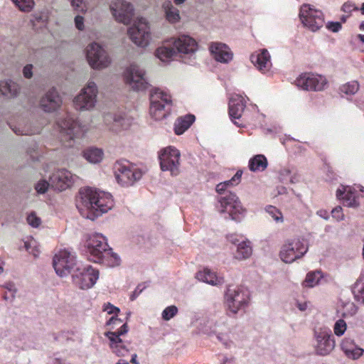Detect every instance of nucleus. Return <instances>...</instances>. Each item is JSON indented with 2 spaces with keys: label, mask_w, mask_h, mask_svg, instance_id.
<instances>
[{
  "label": "nucleus",
  "mask_w": 364,
  "mask_h": 364,
  "mask_svg": "<svg viewBox=\"0 0 364 364\" xmlns=\"http://www.w3.org/2000/svg\"><path fill=\"white\" fill-rule=\"evenodd\" d=\"M113 205L110 193L90 187L81 188L76 199V207L80 215L91 220L107 213Z\"/></svg>",
  "instance_id": "obj_1"
},
{
  "label": "nucleus",
  "mask_w": 364,
  "mask_h": 364,
  "mask_svg": "<svg viewBox=\"0 0 364 364\" xmlns=\"http://www.w3.org/2000/svg\"><path fill=\"white\" fill-rule=\"evenodd\" d=\"M83 248L89 260L93 262L108 267H115L120 263L119 256L112 252L107 238L101 233L93 232L85 235Z\"/></svg>",
  "instance_id": "obj_2"
},
{
  "label": "nucleus",
  "mask_w": 364,
  "mask_h": 364,
  "mask_svg": "<svg viewBox=\"0 0 364 364\" xmlns=\"http://www.w3.org/2000/svg\"><path fill=\"white\" fill-rule=\"evenodd\" d=\"M229 186H231L229 181L220 183L216 186L217 193L221 195L218 198L217 209L219 213L227 214L228 216L225 218L240 223L245 218L247 210L243 208L235 193L225 192Z\"/></svg>",
  "instance_id": "obj_3"
},
{
  "label": "nucleus",
  "mask_w": 364,
  "mask_h": 364,
  "mask_svg": "<svg viewBox=\"0 0 364 364\" xmlns=\"http://www.w3.org/2000/svg\"><path fill=\"white\" fill-rule=\"evenodd\" d=\"M171 105V97L168 93L159 88L151 90L149 112L152 118L155 120L165 118L169 113Z\"/></svg>",
  "instance_id": "obj_4"
},
{
  "label": "nucleus",
  "mask_w": 364,
  "mask_h": 364,
  "mask_svg": "<svg viewBox=\"0 0 364 364\" xmlns=\"http://www.w3.org/2000/svg\"><path fill=\"white\" fill-rule=\"evenodd\" d=\"M249 301V292L242 287L229 285L224 294L227 309L232 314L245 308Z\"/></svg>",
  "instance_id": "obj_5"
},
{
  "label": "nucleus",
  "mask_w": 364,
  "mask_h": 364,
  "mask_svg": "<svg viewBox=\"0 0 364 364\" xmlns=\"http://www.w3.org/2000/svg\"><path fill=\"white\" fill-rule=\"evenodd\" d=\"M308 251V245L301 237L287 240L282 246L279 252L281 259L285 263H291L302 257Z\"/></svg>",
  "instance_id": "obj_6"
},
{
  "label": "nucleus",
  "mask_w": 364,
  "mask_h": 364,
  "mask_svg": "<svg viewBox=\"0 0 364 364\" xmlns=\"http://www.w3.org/2000/svg\"><path fill=\"white\" fill-rule=\"evenodd\" d=\"M78 264L80 262H77L75 252L68 249L59 250L55 255L53 261L55 271L60 277L73 274Z\"/></svg>",
  "instance_id": "obj_7"
},
{
  "label": "nucleus",
  "mask_w": 364,
  "mask_h": 364,
  "mask_svg": "<svg viewBox=\"0 0 364 364\" xmlns=\"http://www.w3.org/2000/svg\"><path fill=\"white\" fill-rule=\"evenodd\" d=\"M99 278V272L89 264H78L72 274L73 284L81 289L94 286Z\"/></svg>",
  "instance_id": "obj_8"
},
{
  "label": "nucleus",
  "mask_w": 364,
  "mask_h": 364,
  "mask_svg": "<svg viewBox=\"0 0 364 364\" xmlns=\"http://www.w3.org/2000/svg\"><path fill=\"white\" fill-rule=\"evenodd\" d=\"M98 89L93 81H88L80 92L74 98L73 105L76 109L89 111L92 109L97 103Z\"/></svg>",
  "instance_id": "obj_9"
},
{
  "label": "nucleus",
  "mask_w": 364,
  "mask_h": 364,
  "mask_svg": "<svg viewBox=\"0 0 364 364\" xmlns=\"http://www.w3.org/2000/svg\"><path fill=\"white\" fill-rule=\"evenodd\" d=\"M114 171L116 180L122 186L133 185L142 176V172L127 161L116 162L114 166Z\"/></svg>",
  "instance_id": "obj_10"
},
{
  "label": "nucleus",
  "mask_w": 364,
  "mask_h": 364,
  "mask_svg": "<svg viewBox=\"0 0 364 364\" xmlns=\"http://www.w3.org/2000/svg\"><path fill=\"white\" fill-rule=\"evenodd\" d=\"M313 347L317 355H329L335 348V341L331 331L327 328L314 330Z\"/></svg>",
  "instance_id": "obj_11"
},
{
  "label": "nucleus",
  "mask_w": 364,
  "mask_h": 364,
  "mask_svg": "<svg viewBox=\"0 0 364 364\" xmlns=\"http://www.w3.org/2000/svg\"><path fill=\"white\" fill-rule=\"evenodd\" d=\"M299 18L304 26L314 32L319 30L324 24L323 12L308 4H304L301 6Z\"/></svg>",
  "instance_id": "obj_12"
},
{
  "label": "nucleus",
  "mask_w": 364,
  "mask_h": 364,
  "mask_svg": "<svg viewBox=\"0 0 364 364\" xmlns=\"http://www.w3.org/2000/svg\"><path fill=\"white\" fill-rule=\"evenodd\" d=\"M57 124L61 136L65 141L80 137L85 132V127L71 114H67L65 117L58 119Z\"/></svg>",
  "instance_id": "obj_13"
},
{
  "label": "nucleus",
  "mask_w": 364,
  "mask_h": 364,
  "mask_svg": "<svg viewBox=\"0 0 364 364\" xmlns=\"http://www.w3.org/2000/svg\"><path fill=\"white\" fill-rule=\"evenodd\" d=\"M133 118L124 112L106 113L103 115V123L106 129L114 134H119L130 128Z\"/></svg>",
  "instance_id": "obj_14"
},
{
  "label": "nucleus",
  "mask_w": 364,
  "mask_h": 364,
  "mask_svg": "<svg viewBox=\"0 0 364 364\" xmlns=\"http://www.w3.org/2000/svg\"><path fill=\"white\" fill-rule=\"evenodd\" d=\"M127 33L131 41L137 46L145 48L149 44L150 28L147 21L144 18H139L129 27Z\"/></svg>",
  "instance_id": "obj_15"
},
{
  "label": "nucleus",
  "mask_w": 364,
  "mask_h": 364,
  "mask_svg": "<svg viewBox=\"0 0 364 364\" xmlns=\"http://www.w3.org/2000/svg\"><path fill=\"white\" fill-rule=\"evenodd\" d=\"M180 151L173 146L164 149L159 154L160 166L163 171H169L176 176L180 173Z\"/></svg>",
  "instance_id": "obj_16"
},
{
  "label": "nucleus",
  "mask_w": 364,
  "mask_h": 364,
  "mask_svg": "<svg viewBox=\"0 0 364 364\" xmlns=\"http://www.w3.org/2000/svg\"><path fill=\"white\" fill-rule=\"evenodd\" d=\"M170 46H173L180 56L186 60L195 58L198 50V43L194 38L188 35H179L169 40Z\"/></svg>",
  "instance_id": "obj_17"
},
{
  "label": "nucleus",
  "mask_w": 364,
  "mask_h": 364,
  "mask_svg": "<svg viewBox=\"0 0 364 364\" xmlns=\"http://www.w3.org/2000/svg\"><path fill=\"white\" fill-rule=\"evenodd\" d=\"M124 78L126 83L134 90L143 91L149 86L145 71L136 64H132L127 68Z\"/></svg>",
  "instance_id": "obj_18"
},
{
  "label": "nucleus",
  "mask_w": 364,
  "mask_h": 364,
  "mask_svg": "<svg viewBox=\"0 0 364 364\" xmlns=\"http://www.w3.org/2000/svg\"><path fill=\"white\" fill-rule=\"evenodd\" d=\"M87 59L94 69H103L110 64L111 60L104 48L97 43H90L87 48Z\"/></svg>",
  "instance_id": "obj_19"
},
{
  "label": "nucleus",
  "mask_w": 364,
  "mask_h": 364,
  "mask_svg": "<svg viewBox=\"0 0 364 364\" xmlns=\"http://www.w3.org/2000/svg\"><path fill=\"white\" fill-rule=\"evenodd\" d=\"M109 9L114 19L124 25H128L134 16L133 6L124 0H112Z\"/></svg>",
  "instance_id": "obj_20"
},
{
  "label": "nucleus",
  "mask_w": 364,
  "mask_h": 364,
  "mask_svg": "<svg viewBox=\"0 0 364 364\" xmlns=\"http://www.w3.org/2000/svg\"><path fill=\"white\" fill-rule=\"evenodd\" d=\"M327 85V80L324 76L304 73L296 80V85L304 90L321 91Z\"/></svg>",
  "instance_id": "obj_21"
},
{
  "label": "nucleus",
  "mask_w": 364,
  "mask_h": 364,
  "mask_svg": "<svg viewBox=\"0 0 364 364\" xmlns=\"http://www.w3.org/2000/svg\"><path fill=\"white\" fill-rule=\"evenodd\" d=\"M77 176L65 168L55 171L50 177V186L55 190L63 191L71 187Z\"/></svg>",
  "instance_id": "obj_22"
},
{
  "label": "nucleus",
  "mask_w": 364,
  "mask_h": 364,
  "mask_svg": "<svg viewBox=\"0 0 364 364\" xmlns=\"http://www.w3.org/2000/svg\"><path fill=\"white\" fill-rule=\"evenodd\" d=\"M128 330V326L127 323H124L117 331H107L105 333V336L109 341V347L119 356L124 355L128 351L120 338L121 336L126 334Z\"/></svg>",
  "instance_id": "obj_23"
},
{
  "label": "nucleus",
  "mask_w": 364,
  "mask_h": 364,
  "mask_svg": "<svg viewBox=\"0 0 364 364\" xmlns=\"http://www.w3.org/2000/svg\"><path fill=\"white\" fill-rule=\"evenodd\" d=\"M62 105V99L54 87L49 89L41 98L39 102L40 107L48 113L57 111Z\"/></svg>",
  "instance_id": "obj_24"
},
{
  "label": "nucleus",
  "mask_w": 364,
  "mask_h": 364,
  "mask_svg": "<svg viewBox=\"0 0 364 364\" xmlns=\"http://www.w3.org/2000/svg\"><path fill=\"white\" fill-rule=\"evenodd\" d=\"M209 50L213 57L218 62L228 63L232 59L233 53L230 48L224 43L219 42L212 43L209 46Z\"/></svg>",
  "instance_id": "obj_25"
},
{
  "label": "nucleus",
  "mask_w": 364,
  "mask_h": 364,
  "mask_svg": "<svg viewBox=\"0 0 364 364\" xmlns=\"http://www.w3.org/2000/svg\"><path fill=\"white\" fill-rule=\"evenodd\" d=\"M250 60L257 69L262 73H267L272 68L270 55L266 49L252 53L250 56Z\"/></svg>",
  "instance_id": "obj_26"
},
{
  "label": "nucleus",
  "mask_w": 364,
  "mask_h": 364,
  "mask_svg": "<svg viewBox=\"0 0 364 364\" xmlns=\"http://www.w3.org/2000/svg\"><path fill=\"white\" fill-rule=\"evenodd\" d=\"M245 107L244 98L238 95H232L229 101V114L231 119H238L241 117Z\"/></svg>",
  "instance_id": "obj_27"
},
{
  "label": "nucleus",
  "mask_w": 364,
  "mask_h": 364,
  "mask_svg": "<svg viewBox=\"0 0 364 364\" xmlns=\"http://www.w3.org/2000/svg\"><path fill=\"white\" fill-rule=\"evenodd\" d=\"M20 85L9 79L0 81V97L8 99L16 97L20 92Z\"/></svg>",
  "instance_id": "obj_28"
},
{
  "label": "nucleus",
  "mask_w": 364,
  "mask_h": 364,
  "mask_svg": "<svg viewBox=\"0 0 364 364\" xmlns=\"http://www.w3.org/2000/svg\"><path fill=\"white\" fill-rule=\"evenodd\" d=\"M336 196L338 199L343 200L348 207L356 208L359 205L355 193L350 186H342L338 188L336 191Z\"/></svg>",
  "instance_id": "obj_29"
},
{
  "label": "nucleus",
  "mask_w": 364,
  "mask_h": 364,
  "mask_svg": "<svg viewBox=\"0 0 364 364\" xmlns=\"http://www.w3.org/2000/svg\"><path fill=\"white\" fill-rule=\"evenodd\" d=\"M196 278L203 282L212 286H219L224 283L223 277L218 276L216 273L208 268H204L196 274Z\"/></svg>",
  "instance_id": "obj_30"
},
{
  "label": "nucleus",
  "mask_w": 364,
  "mask_h": 364,
  "mask_svg": "<svg viewBox=\"0 0 364 364\" xmlns=\"http://www.w3.org/2000/svg\"><path fill=\"white\" fill-rule=\"evenodd\" d=\"M163 9L165 12L166 19L170 23H176L180 21L181 16L179 11L177 8L173 6L171 1H165L163 4Z\"/></svg>",
  "instance_id": "obj_31"
},
{
  "label": "nucleus",
  "mask_w": 364,
  "mask_h": 364,
  "mask_svg": "<svg viewBox=\"0 0 364 364\" xmlns=\"http://www.w3.org/2000/svg\"><path fill=\"white\" fill-rule=\"evenodd\" d=\"M267 159L262 154H258L252 157L249 161V168L251 171H263L267 166Z\"/></svg>",
  "instance_id": "obj_32"
},
{
  "label": "nucleus",
  "mask_w": 364,
  "mask_h": 364,
  "mask_svg": "<svg viewBox=\"0 0 364 364\" xmlns=\"http://www.w3.org/2000/svg\"><path fill=\"white\" fill-rule=\"evenodd\" d=\"M195 120L194 115L188 114L183 117L178 118L175 124V132L176 134H182L187 130Z\"/></svg>",
  "instance_id": "obj_33"
},
{
  "label": "nucleus",
  "mask_w": 364,
  "mask_h": 364,
  "mask_svg": "<svg viewBox=\"0 0 364 364\" xmlns=\"http://www.w3.org/2000/svg\"><path fill=\"white\" fill-rule=\"evenodd\" d=\"M252 253L251 242L247 240H242L238 243L235 257L237 259H245L249 258Z\"/></svg>",
  "instance_id": "obj_34"
},
{
  "label": "nucleus",
  "mask_w": 364,
  "mask_h": 364,
  "mask_svg": "<svg viewBox=\"0 0 364 364\" xmlns=\"http://www.w3.org/2000/svg\"><path fill=\"white\" fill-rule=\"evenodd\" d=\"M176 54H178L176 49L173 46H164L156 49L155 55L161 61H166L171 59Z\"/></svg>",
  "instance_id": "obj_35"
},
{
  "label": "nucleus",
  "mask_w": 364,
  "mask_h": 364,
  "mask_svg": "<svg viewBox=\"0 0 364 364\" xmlns=\"http://www.w3.org/2000/svg\"><path fill=\"white\" fill-rule=\"evenodd\" d=\"M104 153L98 148H89L83 151V157L90 163L97 164L103 159Z\"/></svg>",
  "instance_id": "obj_36"
},
{
  "label": "nucleus",
  "mask_w": 364,
  "mask_h": 364,
  "mask_svg": "<svg viewBox=\"0 0 364 364\" xmlns=\"http://www.w3.org/2000/svg\"><path fill=\"white\" fill-rule=\"evenodd\" d=\"M43 124L36 127H31L28 125L22 127L21 124H18V126H11V128L18 135H31L38 134Z\"/></svg>",
  "instance_id": "obj_37"
},
{
  "label": "nucleus",
  "mask_w": 364,
  "mask_h": 364,
  "mask_svg": "<svg viewBox=\"0 0 364 364\" xmlns=\"http://www.w3.org/2000/svg\"><path fill=\"white\" fill-rule=\"evenodd\" d=\"M352 291L357 300L364 303V273H362L357 279L353 287Z\"/></svg>",
  "instance_id": "obj_38"
},
{
  "label": "nucleus",
  "mask_w": 364,
  "mask_h": 364,
  "mask_svg": "<svg viewBox=\"0 0 364 364\" xmlns=\"http://www.w3.org/2000/svg\"><path fill=\"white\" fill-rule=\"evenodd\" d=\"M321 278V272H309L306 274V277L303 282V286L305 287L311 288L317 285Z\"/></svg>",
  "instance_id": "obj_39"
},
{
  "label": "nucleus",
  "mask_w": 364,
  "mask_h": 364,
  "mask_svg": "<svg viewBox=\"0 0 364 364\" xmlns=\"http://www.w3.org/2000/svg\"><path fill=\"white\" fill-rule=\"evenodd\" d=\"M358 90L359 84L357 81L355 80L347 82L341 87L342 92L350 95L355 94Z\"/></svg>",
  "instance_id": "obj_40"
},
{
  "label": "nucleus",
  "mask_w": 364,
  "mask_h": 364,
  "mask_svg": "<svg viewBox=\"0 0 364 364\" xmlns=\"http://www.w3.org/2000/svg\"><path fill=\"white\" fill-rule=\"evenodd\" d=\"M15 5L22 11L28 12L30 11L33 6V0H11Z\"/></svg>",
  "instance_id": "obj_41"
},
{
  "label": "nucleus",
  "mask_w": 364,
  "mask_h": 364,
  "mask_svg": "<svg viewBox=\"0 0 364 364\" xmlns=\"http://www.w3.org/2000/svg\"><path fill=\"white\" fill-rule=\"evenodd\" d=\"M266 212L273 218L277 223L283 222V216L282 213L276 207L269 205L266 208Z\"/></svg>",
  "instance_id": "obj_42"
},
{
  "label": "nucleus",
  "mask_w": 364,
  "mask_h": 364,
  "mask_svg": "<svg viewBox=\"0 0 364 364\" xmlns=\"http://www.w3.org/2000/svg\"><path fill=\"white\" fill-rule=\"evenodd\" d=\"M178 313V308L174 306H169L162 311L161 316L164 321H169L173 318Z\"/></svg>",
  "instance_id": "obj_43"
},
{
  "label": "nucleus",
  "mask_w": 364,
  "mask_h": 364,
  "mask_svg": "<svg viewBox=\"0 0 364 364\" xmlns=\"http://www.w3.org/2000/svg\"><path fill=\"white\" fill-rule=\"evenodd\" d=\"M347 328L346 323L343 319H338L333 326L334 334L337 336H341L344 334Z\"/></svg>",
  "instance_id": "obj_44"
},
{
  "label": "nucleus",
  "mask_w": 364,
  "mask_h": 364,
  "mask_svg": "<svg viewBox=\"0 0 364 364\" xmlns=\"http://www.w3.org/2000/svg\"><path fill=\"white\" fill-rule=\"evenodd\" d=\"M71 6L75 11L82 13L85 12L87 9L85 0H71Z\"/></svg>",
  "instance_id": "obj_45"
},
{
  "label": "nucleus",
  "mask_w": 364,
  "mask_h": 364,
  "mask_svg": "<svg viewBox=\"0 0 364 364\" xmlns=\"http://www.w3.org/2000/svg\"><path fill=\"white\" fill-rule=\"evenodd\" d=\"M364 353V349L358 347L357 345L355 346V348H352L351 350H348V353L346 354V355L351 358L353 360L358 359L360 357L363 355Z\"/></svg>",
  "instance_id": "obj_46"
},
{
  "label": "nucleus",
  "mask_w": 364,
  "mask_h": 364,
  "mask_svg": "<svg viewBox=\"0 0 364 364\" xmlns=\"http://www.w3.org/2000/svg\"><path fill=\"white\" fill-rule=\"evenodd\" d=\"M358 7L351 1L345 2L341 6V11L349 15H351L353 11H358Z\"/></svg>",
  "instance_id": "obj_47"
},
{
  "label": "nucleus",
  "mask_w": 364,
  "mask_h": 364,
  "mask_svg": "<svg viewBox=\"0 0 364 364\" xmlns=\"http://www.w3.org/2000/svg\"><path fill=\"white\" fill-rule=\"evenodd\" d=\"M27 223L33 228H38L41 223V220L35 213L32 212L28 215Z\"/></svg>",
  "instance_id": "obj_48"
},
{
  "label": "nucleus",
  "mask_w": 364,
  "mask_h": 364,
  "mask_svg": "<svg viewBox=\"0 0 364 364\" xmlns=\"http://www.w3.org/2000/svg\"><path fill=\"white\" fill-rule=\"evenodd\" d=\"M49 186H50V181L41 180L36 184L35 189L38 193L43 194L47 191Z\"/></svg>",
  "instance_id": "obj_49"
},
{
  "label": "nucleus",
  "mask_w": 364,
  "mask_h": 364,
  "mask_svg": "<svg viewBox=\"0 0 364 364\" xmlns=\"http://www.w3.org/2000/svg\"><path fill=\"white\" fill-rule=\"evenodd\" d=\"M357 312V307L353 303L349 302L345 304L343 307V315L344 316H353Z\"/></svg>",
  "instance_id": "obj_50"
},
{
  "label": "nucleus",
  "mask_w": 364,
  "mask_h": 364,
  "mask_svg": "<svg viewBox=\"0 0 364 364\" xmlns=\"http://www.w3.org/2000/svg\"><path fill=\"white\" fill-rule=\"evenodd\" d=\"M356 344L354 341L350 338H345L342 341L341 343V349L345 354L348 353V350L355 348Z\"/></svg>",
  "instance_id": "obj_51"
},
{
  "label": "nucleus",
  "mask_w": 364,
  "mask_h": 364,
  "mask_svg": "<svg viewBox=\"0 0 364 364\" xmlns=\"http://www.w3.org/2000/svg\"><path fill=\"white\" fill-rule=\"evenodd\" d=\"M332 217L337 221H341L344 220V214L343 213V209L341 206H337L331 210Z\"/></svg>",
  "instance_id": "obj_52"
},
{
  "label": "nucleus",
  "mask_w": 364,
  "mask_h": 364,
  "mask_svg": "<svg viewBox=\"0 0 364 364\" xmlns=\"http://www.w3.org/2000/svg\"><path fill=\"white\" fill-rule=\"evenodd\" d=\"M103 311H107L109 314H115L117 315L119 312V309L118 307L114 306L110 303L105 304L103 306Z\"/></svg>",
  "instance_id": "obj_53"
},
{
  "label": "nucleus",
  "mask_w": 364,
  "mask_h": 364,
  "mask_svg": "<svg viewBox=\"0 0 364 364\" xmlns=\"http://www.w3.org/2000/svg\"><path fill=\"white\" fill-rule=\"evenodd\" d=\"M4 288H5L8 292L11 294V299H14L16 296V294L17 292V288L16 287L15 284L12 282H8L6 283L4 286Z\"/></svg>",
  "instance_id": "obj_54"
},
{
  "label": "nucleus",
  "mask_w": 364,
  "mask_h": 364,
  "mask_svg": "<svg viewBox=\"0 0 364 364\" xmlns=\"http://www.w3.org/2000/svg\"><path fill=\"white\" fill-rule=\"evenodd\" d=\"M227 239L230 242L236 245L237 246H238V243H240V242L245 240L242 235H237L235 234L228 235L227 236Z\"/></svg>",
  "instance_id": "obj_55"
},
{
  "label": "nucleus",
  "mask_w": 364,
  "mask_h": 364,
  "mask_svg": "<svg viewBox=\"0 0 364 364\" xmlns=\"http://www.w3.org/2000/svg\"><path fill=\"white\" fill-rule=\"evenodd\" d=\"M75 25L79 31H83L85 28L84 18L80 15L75 17Z\"/></svg>",
  "instance_id": "obj_56"
},
{
  "label": "nucleus",
  "mask_w": 364,
  "mask_h": 364,
  "mask_svg": "<svg viewBox=\"0 0 364 364\" xmlns=\"http://www.w3.org/2000/svg\"><path fill=\"white\" fill-rule=\"evenodd\" d=\"M33 65L28 64L23 69V74L26 78H31L33 76Z\"/></svg>",
  "instance_id": "obj_57"
},
{
  "label": "nucleus",
  "mask_w": 364,
  "mask_h": 364,
  "mask_svg": "<svg viewBox=\"0 0 364 364\" xmlns=\"http://www.w3.org/2000/svg\"><path fill=\"white\" fill-rule=\"evenodd\" d=\"M242 174V171H237L236 172L234 176H232V178L230 180H229V181H230L231 186L237 185L240 182Z\"/></svg>",
  "instance_id": "obj_58"
},
{
  "label": "nucleus",
  "mask_w": 364,
  "mask_h": 364,
  "mask_svg": "<svg viewBox=\"0 0 364 364\" xmlns=\"http://www.w3.org/2000/svg\"><path fill=\"white\" fill-rule=\"evenodd\" d=\"M327 28L333 32H338L341 28V25L339 22H331L328 23Z\"/></svg>",
  "instance_id": "obj_59"
},
{
  "label": "nucleus",
  "mask_w": 364,
  "mask_h": 364,
  "mask_svg": "<svg viewBox=\"0 0 364 364\" xmlns=\"http://www.w3.org/2000/svg\"><path fill=\"white\" fill-rule=\"evenodd\" d=\"M36 245V241L35 240H33V238L24 242V247L28 252H30V251L33 247H35Z\"/></svg>",
  "instance_id": "obj_60"
},
{
  "label": "nucleus",
  "mask_w": 364,
  "mask_h": 364,
  "mask_svg": "<svg viewBox=\"0 0 364 364\" xmlns=\"http://www.w3.org/2000/svg\"><path fill=\"white\" fill-rule=\"evenodd\" d=\"M144 289V287H142V285H141V284L138 285L136 287V288L135 289V290L133 291V293L130 296L131 300L134 301V299H136V297L141 293V291H143Z\"/></svg>",
  "instance_id": "obj_61"
},
{
  "label": "nucleus",
  "mask_w": 364,
  "mask_h": 364,
  "mask_svg": "<svg viewBox=\"0 0 364 364\" xmlns=\"http://www.w3.org/2000/svg\"><path fill=\"white\" fill-rule=\"evenodd\" d=\"M296 306L301 311H305L309 306V303L306 301H296Z\"/></svg>",
  "instance_id": "obj_62"
},
{
  "label": "nucleus",
  "mask_w": 364,
  "mask_h": 364,
  "mask_svg": "<svg viewBox=\"0 0 364 364\" xmlns=\"http://www.w3.org/2000/svg\"><path fill=\"white\" fill-rule=\"evenodd\" d=\"M316 215L319 217L323 218L324 220H328L329 219V215L327 210H319L316 212Z\"/></svg>",
  "instance_id": "obj_63"
},
{
  "label": "nucleus",
  "mask_w": 364,
  "mask_h": 364,
  "mask_svg": "<svg viewBox=\"0 0 364 364\" xmlns=\"http://www.w3.org/2000/svg\"><path fill=\"white\" fill-rule=\"evenodd\" d=\"M122 320L115 317V316H112L109 318V320L107 322V325L109 326V325H112V324H119L120 323H122Z\"/></svg>",
  "instance_id": "obj_64"
}]
</instances>
